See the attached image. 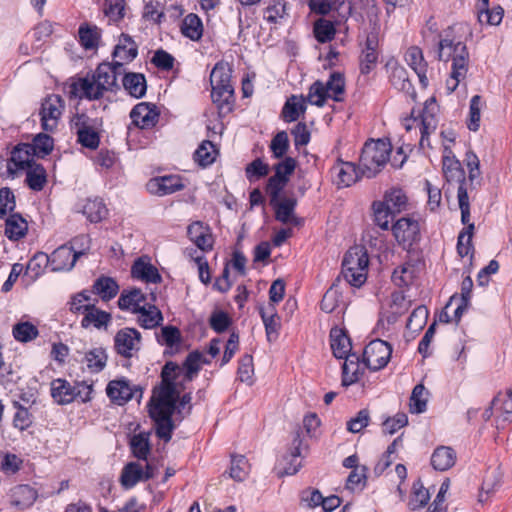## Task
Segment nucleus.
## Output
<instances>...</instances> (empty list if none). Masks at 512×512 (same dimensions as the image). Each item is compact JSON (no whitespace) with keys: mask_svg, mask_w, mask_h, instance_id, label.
I'll return each instance as SVG.
<instances>
[{"mask_svg":"<svg viewBox=\"0 0 512 512\" xmlns=\"http://www.w3.org/2000/svg\"><path fill=\"white\" fill-rule=\"evenodd\" d=\"M180 369L173 363L167 362L161 372V385L155 388L149 403V415L154 420L156 435L169 442L174 425L171 416L175 409L179 391L176 390L174 379Z\"/></svg>","mask_w":512,"mask_h":512,"instance_id":"f257e3e1","label":"nucleus"},{"mask_svg":"<svg viewBox=\"0 0 512 512\" xmlns=\"http://www.w3.org/2000/svg\"><path fill=\"white\" fill-rule=\"evenodd\" d=\"M438 110L435 99L430 98L426 100L421 111L416 113L412 110L410 117L403 120V126L408 132L419 130L421 135L419 144L422 148L430 146L429 136L436 131L438 125Z\"/></svg>","mask_w":512,"mask_h":512,"instance_id":"f03ea898","label":"nucleus"},{"mask_svg":"<svg viewBox=\"0 0 512 512\" xmlns=\"http://www.w3.org/2000/svg\"><path fill=\"white\" fill-rule=\"evenodd\" d=\"M369 257L363 246H353L344 255L341 275L353 287H361L367 280Z\"/></svg>","mask_w":512,"mask_h":512,"instance_id":"7ed1b4c3","label":"nucleus"},{"mask_svg":"<svg viewBox=\"0 0 512 512\" xmlns=\"http://www.w3.org/2000/svg\"><path fill=\"white\" fill-rule=\"evenodd\" d=\"M392 147L385 140L366 142L360 156V170L368 178L374 177L386 165Z\"/></svg>","mask_w":512,"mask_h":512,"instance_id":"20e7f679","label":"nucleus"},{"mask_svg":"<svg viewBox=\"0 0 512 512\" xmlns=\"http://www.w3.org/2000/svg\"><path fill=\"white\" fill-rule=\"evenodd\" d=\"M210 83L212 87L211 97L220 109L227 106L233 101L234 89L231 84V69L227 63H217L210 74Z\"/></svg>","mask_w":512,"mask_h":512,"instance_id":"39448f33","label":"nucleus"},{"mask_svg":"<svg viewBox=\"0 0 512 512\" xmlns=\"http://www.w3.org/2000/svg\"><path fill=\"white\" fill-rule=\"evenodd\" d=\"M437 59L439 61H452V65H468L469 53L465 43L453 35V30L448 28L440 35Z\"/></svg>","mask_w":512,"mask_h":512,"instance_id":"423d86ee","label":"nucleus"},{"mask_svg":"<svg viewBox=\"0 0 512 512\" xmlns=\"http://www.w3.org/2000/svg\"><path fill=\"white\" fill-rule=\"evenodd\" d=\"M380 27L374 24L372 29L365 34L364 41L360 43V71L369 74L376 66L380 54Z\"/></svg>","mask_w":512,"mask_h":512,"instance_id":"0eeeda50","label":"nucleus"},{"mask_svg":"<svg viewBox=\"0 0 512 512\" xmlns=\"http://www.w3.org/2000/svg\"><path fill=\"white\" fill-rule=\"evenodd\" d=\"M491 416L495 417L497 429H504L512 422V390L500 392L494 397L491 407L483 413L485 421Z\"/></svg>","mask_w":512,"mask_h":512,"instance_id":"6e6552de","label":"nucleus"},{"mask_svg":"<svg viewBox=\"0 0 512 512\" xmlns=\"http://www.w3.org/2000/svg\"><path fill=\"white\" fill-rule=\"evenodd\" d=\"M391 230L398 245L405 250L412 249L421 239L420 224L411 217L398 219Z\"/></svg>","mask_w":512,"mask_h":512,"instance_id":"1a4fd4ad","label":"nucleus"},{"mask_svg":"<svg viewBox=\"0 0 512 512\" xmlns=\"http://www.w3.org/2000/svg\"><path fill=\"white\" fill-rule=\"evenodd\" d=\"M99 122L85 114H78L72 119V128L75 130L78 142L89 149H96L100 142Z\"/></svg>","mask_w":512,"mask_h":512,"instance_id":"9d476101","label":"nucleus"},{"mask_svg":"<svg viewBox=\"0 0 512 512\" xmlns=\"http://www.w3.org/2000/svg\"><path fill=\"white\" fill-rule=\"evenodd\" d=\"M65 110V101L60 95L50 94L41 103L40 120L43 130L53 132L57 129L59 121Z\"/></svg>","mask_w":512,"mask_h":512,"instance_id":"9b49d317","label":"nucleus"},{"mask_svg":"<svg viewBox=\"0 0 512 512\" xmlns=\"http://www.w3.org/2000/svg\"><path fill=\"white\" fill-rule=\"evenodd\" d=\"M391 354L392 347L388 342L375 339L364 348L363 361L367 368L378 371L388 364Z\"/></svg>","mask_w":512,"mask_h":512,"instance_id":"f8f14e48","label":"nucleus"},{"mask_svg":"<svg viewBox=\"0 0 512 512\" xmlns=\"http://www.w3.org/2000/svg\"><path fill=\"white\" fill-rule=\"evenodd\" d=\"M295 168L296 160L292 157H285L274 165L275 174L269 178L267 184V192L272 198V202L279 198Z\"/></svg>","mask_w":512,"mask_h":512,"instance_id":"ddd939ff","label":"nucleus"},{"mask_svg":"<svg viewBox=\"0 0 512 512\" xmlns=\"http://www.w3.org/2000/svg\"><path fill=\"white\" fill-rule=\"evenodd\" d=\"M141 339V333L137 329L125 327L114 336V348L119 355L132 358L141 348Z\"/></svg>","mask_w":512,"mask_h":512,"instance_id":"4468645a","label":"nucleus"},{"mask_svg":"<svg viewBox=\"0 0 512 512\" xmlns=\"http://www.w3.org/2000/svg\"><path fill=\"white\" fill-rule=\"evenodd\" d=\"M34 150L30 144H19L11 152V157L7 162V172L14 177L19 172L25 171L34 165Z\"/></svg>","mask_w":512,"mask_h":512,"instance_id":"2eb2a0df","label":"nucleus"},{"mask_svg":"<svg viewBox=\"0 0 512 512\" xmlns=\"http://www.w3.org/2000/svg\"><path fill=\"white\" fill-rule=\"evenodd\" d=\"M104 89L101 88L92 77L78 78L69 85L68 94L71 98L97 100L104 94Z\"/></svg>","mask_w":512,"mask_h":512,"instance_id":"dca6fc26","label":"nucleus"},{"mask_svg":"<svg viewBox=\"0 0 512 512\" xmlns=\"http://www.w3.org/2000/svg\"><path fill=\"white\" fill-rule=\"evenodd\" d=\"M106 393L110 400L118 405H124L133 397H142V390L131 386L125 379L110 381L106 387Z\"/></svg>","mask_w":512,"mask_h":512,"instance_id":"f3484780","label":"nucleus"},{"mask_svg":"<svg viewBox=\"0 0 512 512\" xmlns=\"http://www.w3.org/2000/svg\"><path fill=\"white\" fill-rule=\"evenodd\" d=\"M211 360L207 358L203 353L199 351H193L188 354L186 357L183 367L178 366L174 363L180 371L177 373L174 379V385L177 391V379L182 377L183 382H190L196 377L198 372L200 371L202 365L210 364Z\"/></svg>","mask_w":512,"mask_h":512,"instance_id":"a211bd4d","label":"nucleus"},{"mask_svg":"<svg viewBox=\"0 0 512 512\" xmlns=\"http://www.w3.org/2000/svg\"><path fill=\"white\" fill-rule=\"evenodd\" d=\"M130 118L136 127L148 129L156 125L159 112L154 104L141 102L135 105L131 110Z\"/></svg>","mask_w":512,"mask_h":512,"instance_id":"6ab92c4d","label":"nucleus"},{"mask_svg":"<svg viewBox=\"0 0 512 512\" xmlns=\"http://www.w3.org/2000/svg\"><path fill=\"white\" fill-rule=\"evenodd\" d=\"M147 190L157 196H165L184 188L182 180L177 175L156 177L148 181Z\"/></svg>","mask_w":512,"mask_h":512,"instance_id":"aec40b11","label":"nucleus"},{"mask_svg":"<svg viewBox=\"0 0 512 512\" xmlns=\"http://www.w3.org/2000/svg\"><path fill=\"white\" fill-rule=\"evenodd\" d=\"M189 239L199 248L202 252L212 250L214 239L210 227L201 222L195 221L187 228Z\"/></svg>","mask_w":512,"mask_h":512,"instance_id":"412c9836","label":"nucleus"},{"mask_svg":"<svg viewBox=\"0 0 512 512\" xmlns=\"http://www.w3.org/2000/svg\"><path fill=\"white\" fill-rule=\"evenodd\" d=\"M138 55V46L135 41L125 33H122L113 51V62L124 67L132 62Z\"/></svg>","mask_w":512,"mask_h":512,"instance_id":"4be33fe9","label":"nucleus"},{"mask_svg":"<svg viewBox=\"0 0 512 512\" xmlns=\"http://www.w3.org/2000/svg\"><path fill=\"white\" fill-rule=\"evenodd\" d=\"M131 276L146 284L161 283L162 277L158 269L151 263L147 257L138 258L131 267Z\"/></svg>","mask_w":512,"mask_h":512,"instance_id":"5701e85b","label":"nucleus"},{"mask_svg":"<svg viewBox=\"0 0 512 512\" xmlns=\"http://www.w3.org/2000/svg\"><path fill=\"white\" fill-rule=\"evenodd\" d=\"M156 294L150 292V302L144 306L140 311H137V323L144 329H154L160 326L163 322V315L159 308L154 304L156 301Z\"/></svg>","mask_w":512,"mask_h":512,"instance_id":"b1692460","label":"nucleus"},{"mask_svg":"<svg viewBox=\"0 0 512 512\" xmlns=\"http://www.w3.org/2000/svg\"><path fill=\"white\" fill-rule=\"evenodd\" d=\"M124 73V68L118 66L115 62L100 64L93 74L99 86L104 91H111L117 85V78Z\"/></svg>","mask_w":512,"mask_h":512,"instance_id":"393cba45","label":"nucleus"},{"mask_svg":"<svg viewBox=\"0 0 512 512\" xmlns=\"http://www.w3.org/2000/svg\"><path fill=\"white\" fill-rule=\"evenodd\" d=\"M48 258L53 271L71 270L77 261L73 248L67 244L55 249Z\"/></svg>","mask_w":512,"mask_h":512,"instance_id":"a878e982","label":"nucleus"},{"mask_svg":"<svg viewBox=\"0 0 512 512\" xmlns=\"http://www.w3.org/2000/svg\"><path fill=\"white\" fill-rule=\"evenodd\" d=\"M331 172L338 187H349L359 179V171L352 162L338 161Z\"/></svg>","mask_w":512,"mask_h":512,"instance_id":"bb28decb","label":"nucleus"},{"mask_svg":"<svg viewBox=\"0 0 512 512\" xmlns=\"http://www.w3.org/2000/svg\"><path fill=\"white\" fill-rule=\"evenodd\" d=\"M405 60H406L407 64L417 74L422 87L426 88L429 84V79L427 76L428 64L424 59L422 50L416 46L410 47L406 51Z\"/></svg>","mask_w":512,"mask_h":512,"instance_id":"cd10ccee","label":"nucleus"},{"mask_svg":"<svg viewBox=\"0 0 512 512\" xmlns=\"http://www.w3.org/2000/svg\"><path fill=\"white\" fill-rule=\"evenodd\" d=\"M149 302L148 297L140 289L134 288L128 291L124 290L121 293L118 299V306L121 310L130 311L135 314Z\"/></svg>","mask_w":512,"mask_h":512,"instance_id":"c85d7f7f","label":"nucleus"},{"mask_svg":"<svg viewBox=\"0 0 512 512\" xmlns=\"http://www.w3.org/2000/svg\"><path fill=\"white\" fill-rule=\"evenodd\" d=\"M443 175L447 182H456L459 186L466 187L465 173L461 163L447 149L443 155Z\"/></svg>","mask_w":512,"mask_h":512,"instance_id":"c756f323","label":"nucleus"},{"mask_svg":"<svg viewBox=\"0 0 512 512\" xmlns=\"http://www.w3.org/2000/svg\"><path fill=\"white\" fill-rule=\"evenodd\" d=\"M37 497V491L29 485H18L10 490V503L19 510L31 507Z\"/></svg>","mask_w":512,"mask_h":512,"instance_id":"7c9ffc66","label":"nucleus"},{"mask_svg":"<svg viewBox=\"0 0 512 512\" xmlns=\"http://www.w3.org/2000/svg\"><path fill=\"white\" fill-rule=\"evenodd\" d=\"M345 361L342 367V385L349 386L357 382L364 374L365 364L359 362V357L356 354H350L344 357Z\"/></svg>","mask_w":512,"mask_h":512,"instance_id":"2f4dec72","label":"nucleus"},{"mask_svg":"<svg viewBox=\"0 0 512 512\" xmlns=\"http://www.w3.org/2000/svg\"><path fill=\"white\" fill-rule=\"evenodd\" d=\"M260 315L265 326L267 339L272 342L278 337L280 329V317L275 306L268 304L266 307H261Z\"/></svg>","mask_w":512,"mask_h":512,"instance_id":"473e14b6","label":"nucleus"},{"mask_svg":"<svg viewBox=\"0 0 512 512\" xmlns=\"http://www.w3.org/2000/svg\"><path fill=\"white\" fill-rule=\"evenodd\" d=\"M79 42L86 50H92L98 47L102 31L94 24L82 23L78 29Z\"/></svg>","mask_w":512,"mask_h":512,"instance_id":"72a5a7b5","label":"nucleus"},{"mask_svg":"<svg viewBox=\"0 0 512 512\" xmlns=\"http://www.w3.org/2000/svg\"><path fill=\"white\" fill-rule=\"evenodd\" d=\"M73 386L64 379L57 378L51 382V396L57 404L66 405L75 400Z\"/></svg>","mask_w":512,"mask_h":512,"instance_id":"f704fd0d","label":"nucleus"},{"mask_svg":"<svg viewBox=\"0 0 512 512\" xmlns=\"http://www.w3.org/2000/svg\"><path fill=\"white\" fill-rule=\"evenodd\" d=\"M122 83L127 93L134 98H141L146 93V79L141 73H126L122 79Z\"/></svg>","mask_w":512,"mask_h":512,"instance_id":"c9c22d12","label":"nucleus"},{"mask_svg":"<svg viewBox=\"0 0 512 512\" xmlns=\"http://www.w3.org/2000/svg\"><path fill=\"white\" fill-rule=\"evenodd\" d=\"M456 462L455 451L447 446H440L435 449L431 456V464L434 469L446 471L454 466Z\"/></svg>","mask_w":512,"mask_h":512,"instance_id":"e433bc0d","label":"nucleus"},{"mask_svg":"<svg viewBox=\"0 0 512 512\" xmlns=\"http://www.w3.org/2000/svg\"><path fill=\"white\" fill-rule=\"evenodd\" d=\"M389 80L397 90H408L411 86L406 69L396 60L391 59L386 64Z\"/></svg>","mask_w":512,"mask_h":512,"instance_id":"4c0bfd02","label":"nucleus"},{"mask_svg":"<svg viewBox=\"0 0 512 512\" xmlns=\"http://www.w3.org/2000/svg\"><path fill=\"white\" fill-rule=\"evenodd\" d=\"M119 481L123 488H133L137 483L144 481L143 466L138 462H129L123 467Z\"/></svg>","mask_w":512,"mask_h":512,"instance_id":"58836bf2","label":"nucleus"},{"mask_svg":"<svg viewBox=\"0 0 512 512\" xmlns=\"http://www.w3.org/2000/svg\"><path fill=\"white\" fill-rule=\"evenodd\" d=\"M180 30L190 40H200L204 30L201 18L194 13L187 14L182 20Z\"/></svg>","mask_w":512,"mask_h":512,"instance_id":"ea45409f","label":"nucleus"},{"mask_svg":"<svg viewBox=\"0 0 512 512\" xmlns=\"http://www.w3.org/2000/svg\"><path fill=\"white\" fill-rule=\"evenodd\" d=\"M81 212L92 223H98L108 215V209L100 198L87 199Z\"/></svg>","mask_w":512,"mask_h":512,"instance_id":"a19ab883","label":"nucleus"},{"mask_svg":"<svg viewBox=\"0 0 512 512\" xmlns=\"http://www.w3.org/2000/svg\"><path fill=\"white\" fill-rule=\"evenodd\" d=\"M331 349L336 358L343 359L350 355L351 343L349 337L343 330L335 328L330 332Z\"/></svg>","mask_w":512,"mask_h":512,"instance_id":"79ce46f5","label":"nucleus"},{"mask_svg":"<svg viewBox=\"0 0 512 512\" xmlns=\"http://www.w3.org/2000/svg\"><path fill=\"white\" fill-rule=\"evenodd\" d=\"M83 315L84 317L81 321V326L83 328L94 326L95 328L100 329L103 326H107L111 321V315L96 308L95 303L90 306Z\"/></svg>","mask_w":512,"mask_h":512,"instance_id":"37998d69","label":"nucleus"},{"mask_svg":"<svg viewBox=\"0 0 512 512\" xmlns=\"http://www.w3.org/2000/svg\"><path fill=\"white\" fill-rule=\"evenodd\" d=\"M28 229L27 221L20 214H12L5 221V235L10 240H19Z\"/></svg>","mask_w":512,"mask_h":512,"instance_id":"c03bdc74","label":"nucleus"},{"mask_svg":"<svg viewBox=\"0 0 512 512\" xmlns=\"http://www.w3.org/2000/svg\"><path fill=\"white\" fill-rule=\"evenodd\" d=\"M218 155L216 146L209 140H204L194 152V161L205 168L214 163Z\"/></svg>","mask_w":512,"mask_h":512,"instance_id":"a18cd8bd","label":"nucleus"},{"mask_svg":"<svg viewBox=\"0 0 512 512\" xmlns=\"http://www.w3.org/2000/svg\"><path fill=\"white\" fill-rule=\"evenodd\" d=\"M306 110V99L304 96H291L286 101L283 110L282 116L285 121L293 122L296 121L300 115H302Z\"/></svg>","mask_w":512,"mask_h":512,"instance_id":"49530a36","label":"nucleus"},{"mask_svg":"<svg viewBox=\"0 0 512 512\" xmlns=\"http://www.w3.org/2000/svg\"><path fill=\"white\" fill-rule=\"evenodd\" d=\"M93 289L103 300L108 301L117 295L119 286L113 278L101 276L95 281Z\"/></svg>","mask_w":512,"mask_h":512,"instance_id":"de8ad7c7","label":"nucleus"},{"mask_svg":"<svg viewBox=\"0 0 512 512\" xmlns=\"http://www.w3.org/2000/svg\"><path fill=\"white\" fill-rule=\"evenodd\" d=\"M84 362L91 373H98L106 366L107 354L102 347L93 348L85 353Z\"/></svg>","mask_w":512,"mask_h":512,"instance_id":"09e8293b","label":"nucleus"},{"mask_svg":"<svg viewBox=\"0 0 512 512\" xmlns=\"http://www.w3.org/2000/svg\"><path fill=\"white\" fill-rule=\"evenodd\" d=\"M271 204L275 208V217L278 221L286 224L292 222L295 218L293 217V211L296 206V200L293 198H285L282 200L271 201Z\"/></svg>","mask_w":512,"mask_h":512,"instance_id":"8fccbe9b","label":"nucleus"},{"mask_svg":"<svg viewBox=\"0 0 512 512\" xmlns=\"http://www.w3.org/2000/svg\"><path fill=\"white\" fill-rule=\"evenodd\" d=\"M324 85L330 99L337 102L343 100L345 94V79L343 74L339 72L332 73Z\"/></svg>","mask_w":512,"mask_h":512,"instance_id":"3c124183","label":"nucleus"},{"mask_svg":"<svg viewBox=\"0 0 512 512\" xmlns=\"http://www.w3.org/2000/svg\"><path fill=\"white\" fill-rule=\"evenodd\" d=\"M416 278V267L411 263H405L395 268L392 281L398 287L411 285Z\"/></svg>","mask_w":512,"mask_h":512,"instance_id":"603ef678","label":"nucleus"},{"mask_svg":"<svg viewBox=\"0 0 512 512\" xmlns=\"http://www.w3.org/2000/svg\"><path fill=\"white\" fill-rule=\"evenodd\" d=\"M103 13L109 23L118 25L125 16V0H104Z\"/></svg>","mask_w":512,"mask_h":512,"instance_id":"864d4df0","label":"nucleus"},{"mask_svg":"<svg viewBox=\"0 0 512 512\" xmlns=\"http://www.w3.org/2000/svg\"><path fill=\"white\" fill-rule=\"evenodd\" d=\"M12 334L18 342L27 343L37 338L39 331L31 322L22 321L13 326Z\"/></svg>","mask_w":512,"mask_h":512,"instance_id":"5fc2aeb1","label":"nucleus"},{"mask_svg":"<svg viewBox=\"0 0 512 512\" xmlns=\"http://www.w3.org/2000/svg\"><path fill=\"white\" fill-rule=\"evenodd\" d=\"M428 392L422 384L416 385L410 397L409 410L411 413H423L427 408Z\"/></svg>","mask_w":512,"mask_h":512,"instance_id":"6e6d98bb","label":"nucleus"},{"mask_svg":"<svg viewBox=\"0 0 512 512\" xmlns=\"http://www.w3.org/2000/svg\"><path fill=\"white\" fill-rule=\"evenodd\" d=\"M26 183L34 191H40L46 184V171L41 165L34 164L26 169Z\"/></svg>","mask_w":512,"mask_h":512,"instance_id":"4d7b16f0","label":"nucleus"},{"mask_svg":"<svg viewBox=\"0 0 512 512\" xmlns=\"http://www.w3.org/2000/svg\"><path fill=\"white\" fill-rule=\"evenodd\" d=\"M407 200V196L403 190L393 188L385 194L384 200L381 202L386 203L387 207L396 214L400 213L406 208Z\"/></svg>","mask_w":512,"mask_h":512,"instance_id":"13d9d810","label":"nucleus"},{"mask_svg":"<svg viewBox=\"0 0 512 512\" xmlns=\"http://www.w3.org/2000/svg\"><path fill=\"white\" fill-rule=\"evenodd\" d=\"M374 213V222L382 230H388L389 224L394 218L395 213L387 207L386 203L380 201L374 202L372 205Z\"/></svg>","mask_w":512,"mask_h":512,"instance_id":"bf43d9fd","label":"nucleus"},{"mask_svg":"<svg viewBox=\"0 0 512 512\" xmlns=\"http://www.w3.org/2000/svg\"><path fill=\"white\" fill-rule=\"evenodd\" d=\"M430 500L429 490L426 489L421 481H416L413 484L412 493L410 496V500L408 502V506L411 510H417L426 506L428 501Z\"/></svg>","mask_w":512,"mask_h":512,"instance_id":"052dcab7","label":"nucleus"},{"mask_svg":"<svg viewBox=\"0 0 512 512\" xmlns=\"http://www.w3.org/2000/svg\"><path fill=\"white\" fill-rule=\"evenodd\" d=\"M313 32L318 42L326 43L334 39L336 29L330 20L320 18L314 23Z\"/></svg>","mask_w":512,"mask_h":512,"instance_id":"680f3d73","label":"nucleus"},{"mask_svg":"<svg viewBox=\"0 0 512 512\" xmlns=\"http://www.w3.org/2000/svg\"><path fill=\"white\" fill-rule=\"evenodd\" d=\"M250 465L247 459L242 456H233L231 460V466L229 475L235 481H243L249 474Z\"/></svg>","mask_w":512,"mask_h":512,"instance_id":"e2e57ef3","label":"nucleus"},{"mask_svg":"<svg viewBox=\"0 0 512 512\" xmlns=\"http://www.w3.org/2000/svg\"><path fill=\"white\" fill-rule=\"evenodd\" d=\"M130 446L133 455L139 460H146L150 453V445L148 436L139 433L132 437L130 441Z\"/></svg>","mask_w":512,"mask_h":512,"instance_id":"0e129e2a","label":"nucleus"},{"mask_svg":"<svg viewBox=\"0 0 512 512\" xmlns=\"http://www.w3.org/2000/svg\"><path fill=\"white\" fill-rule=\"evenodd\" d=\"M95 303V299H92L91 293L88 291H82L72 296L69 302L70 311L76 314H84L87 309Z\"/></svg>","mask_w":512,"mask_h":512,"instance_id":"69168bd1","label":"nucleus"},{"mask_svg":"<svg viewBox=\"0 0 512 512\" xmlns=\"http://www.w3.org/2000/svg\"><path fill=\"white\" fill-rule=\"evenodd\" d=\"M305 99L312 105L322 107L326 100L330 99V96L327 94L324 83L321 81H316L311 85L308 95Z\"/></svg>","mask_w":512,"mask_h":512,"instance_id":"338daca9","label":"nucleus"},{"mask_svg":"<svg viewBox=\"0 0 512 512\" xmlns=\"http://www.w3.org/2000/svg\"><path fill=\"white\" fill-rule=\"evenodd\" d=\"M269 148L274 158H283L289 149V139L287 133L285 131L278 132L271 140Z\"/></svg>","mask_w":512,"mask_h":512,"instance_id":"774afa93","label":"nucleus"}]
</instances>
